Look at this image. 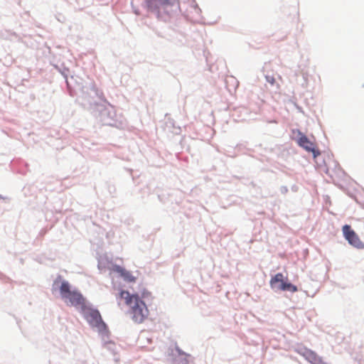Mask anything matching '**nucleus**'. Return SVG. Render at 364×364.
Returning a JSON list of instances; mask_svg holds the SVG:
<instances>
[{
    "mask_svg": "<svg viewBox=\"0 0 364 364\" xmlns=\"http://www.w3.org/2000/svg\"><path fill=\"white\" fill-rule=\"evenodd\" d=\"M119 297L129 307V314L134 322L141 323L147 318L149 311L143 299L151 297V292L143 289L141 291L140 298L137 294H131L127 291L122 290L119 293Z\"/></svg>",
    "mask_w": 364,
    "mask_h": 364,
    "instance_id": "nucleus-1",
    "label": "nucleus"
},
{
    "mask_svg": "<svg viewBox=\"0 0 364 364\" xmlns=\"http://www.w3.org/2000/svg\"><path fill=\"white\" fill-rule=\"evenodd\" d=\"M62 298L70 305L81 309L86 306L85 300L82 295L77 291H71L68 282L63 281L58 287Z\"/></svg>",
    "mask_w": 364,
    "mask_h": 364,
    "instance_id": "nucleus-2",
    "label": "nucleus"
},
{
    "mask_svg": "<svg viewBox=\"0 0 364 364\" xmlns=\"http://www.w3.org/2000/svg\"><path fill=\"white\" fill-rule=\"evenodd\" d=\"M270 284L274 291H287L295 292L297 287L291 284L287 279H284L283 274H275L270 280Z\"/></svg>",
    "mask_w": 364,
    "mask_h": 364,
    "instance_id": "nucleus-3",
    "label": "nucleus"
},
{
    "mask_svg": "<svg viewBox=\"0 0 364 364\" xmlns=\"http://www.w3.org/2000/svg\"><path fill=\"white\" fill-rule=\"evenodd\" d=\"M344 238L353 247L358 250L364 249V242L360 240L358 235L351 228L349 225H345L342 228Z\"/></svg>",
    "mask_w": 364,
    "mask_h": 364,
    "instance_id": "nucleus-4",
    "label": "nucleus"
},
{
    "mask_svg": "<svg viewBox=\"0 0 364 364\" xmlns=\"http://www.w3.org/2000/svg\"><path fill=\"white\" fill-rule=\"evenodd\" d=\"M82 311L85 319L92 326L97 327L100 330L105 326V323L102 321L101 315L97 310L88 308L86 306Z\"/></svg>",
    "mask_w": 364,
    "mask_h": 364,
    "instance_id": "nucleus-5",
    "label": "nucleus"
},
{
    "mask_svg": "<svg viewBox=\"0 0 364 364\" xmlns=\"http://www.w3.org/2000/svg\"><path fill=\"white\" fill-rule=\"evenodd\" d=\"M298 139L296 142L298 145L302 147L308 152L312 153L314 158H316L321 154L319 150L316 148V145L314 141H311L305 134L301 133L299 130L297 131Z\"/></svg>",
    "mask_w": 364,
    "mask_h": 364,
    "instance_id": "nucleus-6",
    "label": "nucleus"
},
{
    "mask_svg": "<svg viewBox=\"0 0 364 364\" xmlns=\"http://www.w3.org/2000/svg\"><path fill=\"white\" fill-rule=\"evenodd\" d=\"M119 276L124 287L130 288L134 291H141L142 284L136 277L132 274H119Z\"/></svg>",
    "mask_w": 364,
    "mask_h": 364,
    "instance_id": "nucleus-7",
    "label": "nucleus"
},
{
    "mask_svg": "<svg viewBox=\"0 0 364 364\" xmlns=\"http://www.w3.org/2000/svg\"><path fill=\"white\" fill-rule=\"evenodd\" d=\"M303 356L311 364H316L321 359V358L311 350H306L303 353Z\"/></svg>",
    "mask_w": 364,
    "mask_h": 364,
    "instance_id": "nucleus-8",
    "label": "nucleus"
},
{
    "mask_svg": "<svg viewBox=\"0 0 364 364\" xmlns=\"http://www.w3.org/2000/svg\"><path fill=\"white\" fill-rule=\"evenodd\" d=\"M266 80L271 85H274L275 83V78L273 76L267 75Z\"/></svg>",
    "mask_w": 364,
    "mask_h": 364,
    "instance_id": "nucleus-9",
    "label": "nucleus"
},
{
    "mask_svg": "<svg viewBox=\"0 0 364 364\" xmlns=\"http://www.w3.org/2000/svg\"><path fill=\"white\" fill-rule=\"evenodd\" d=\"M117 273H120V274L124 273L123 269L121 268H117Z\"/></svg>",
    "mask_w": 364,
    "mask_h": 364,
    "instance_id": "nucleus-10",
    "label": "nucleus"
},
{
    "mask_svg": "<svg viewBox=\"0 0 364 364\" xmlns=\"http://www.w3.org/2000/svg\"><path fill=\"white\" fill-rule=\"evenodd\" d=\"M316 364H327L326 363L323 362L322 358L318 360V362H317Z\"/></svg>",
    "mask_w": 364,
    "mask_h": 364,
    "instance_id": "nucleus-11",
    "label": "nucleus"
},
{
    "mask_svg": "<svg viewBox=\"0 0 364 364\" xmlns=\"http://www.w3.org/2000/svg\"><path fill=\"white\" fill-rule=\"evenodd\" d=\"M59 284H60V282L58 281H55L54 283V287H58Z\"/></svg>",
    "mask_w": 364,
    "mask_h": 364,
    "instance_id": "nucleus-12",
    "label": "nucleus"
}]
</instances>
